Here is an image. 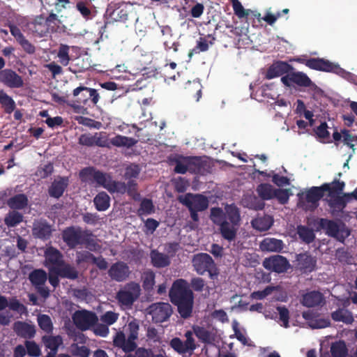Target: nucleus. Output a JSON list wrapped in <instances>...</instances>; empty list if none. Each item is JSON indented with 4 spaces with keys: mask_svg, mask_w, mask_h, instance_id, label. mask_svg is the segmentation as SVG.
Returning <instances> with one entry per match:
<instances>
[{
    "mask_svg": "<svg viewBox=\"0 0 357 357\" xmlns=\"http://www.w3.org/2000/svg\"><path fill=\"white\" fill-rule=\"evenodd\" d=\"M23 215L17 211H9L4 218V223L8 227H15L23 221Z\"/></svg>",
    "mask_w": 357,
    "mask_h": 357,
    "instance_id": "nucleus-42",
    "label": "nucleus"
},
{
    "mask_svg": "<svg viewBox=\"0 0 357 357\" xmlns=\"http://www.w3.org/2000/svg\"><path fill=\"white\" fill-rule=\"evenodd\" d=\"M209 217L218 227L222 238L229 242L236 239L241 221L240 210L236 205L227 204L224 210L220 207H212Z\"/></svg>",
    "mask_w": 357,
    "mask_h": 357,
    "instance_id": "nucleus-1",
    "label": "nucleus"
},
{
    "mask_svg": "<svg viewBox=\"0 0 357 357\" xmlns=\"http://www.w3.org/2000/svg\"><path fill=\"white\" fill-rule=\"evenodd\" d=\"M283 248V241L274 238H265L260 243L262 251L280 252Z\"/></svg>",
    "mask_w": 357,
    "mask_h": 357,
    "instance_id": "nucleus-29",
    "label": "nucleus"
},
{
    "mask_svg": "<svg viewBox=\"0 0 357 357\" xmlns=\"http://www.w3.org/2000/svg\"><path fill=\"white\" fill-rule=\"evenodd\" d=\"M331 352L333 357H346L348 349L344 341H339L332 344Z\"/></svg>",
    "mask_w": 357,
    "mask_h": 357,
    "instance_id": "nucleus-46",
    "label": "nucleus"
},
{
    "mask_svg": "<svg viewBox=\"0 0 357 357\" xmlns=\"http://www.w3.org/2000/svg\"><path fill=\"white\" fill-rule=\"evenodd\" d=\"M262 265L266 270L277 273H285L291 267L288 259L285 257L279 255L265 258Z\"/></svg>",
    "mask_w": 357,
    "mask_h": 357,
    "instance_id": "nucleus-12",
    "label": "nucleus"
},
{
    "mask_svg": "<svg viewBox=\"0 0 357 357\" xmlns=\"http://www.w3.org/2000/svg\"><path fill=\"white\" fill-rule=\"evenodd\" d=\"M108 275L112 280L118 282L126 281L130 275L128 265L124 261L114 263L108 270Z\"/></svg>",
    "mask_w": 357,
    "mask_h": 357,
    "instance_id": "nucleus-17",
    "label": "nucleus"
},
{
    "mask_svg": "<svg viewBox=\"0 0 357 357\" xmlns=\"http://www.w3.org/2000/svg\"><path fill=\"white\" fill-rule=\"evenodd\" d=\"M73 320L76 327L84 331L94 326L97 324L98 318L95 312L82 310H77L73 314Z\"/></svg>",
    "mask_w": 357,
    "mask_h": 357,
    "instance_id": "nucleus-7",
    "label": "nucleus"
},
{
    "mask_svg": "<svg viewBox=\"0 0 357 357\" xmlns=\"http://www.w3.org/2000/svg\"><path fill=\"white\" fill-rule=\"evenodd\" d=\"M28 278L42 297L46 298L50 296L49 289L45 287L47 280V275L45 270L42 268L34 269L29 274Z\"/></svg>",
    "mask_w": 357,
    "mask_h": 357,
    "instance_id": "nucleus-10",
    "label": "nucleus"
},
{
    "mask_svg": "<svg viewBox=\"0 0 357 357\" xmlns=\"http://www.w3.org/2000/svg\"><path fill=\"white\" fill-rule=\"evenodd\" d=\"M73 95L77 107L96 105L99 101L100 96L97 90L84 86L77 87L73 90Z\"/></svg>",
    "mask_w": 357,
    "mask_h": 357,
    "instance_id": "nucleus-5",
    "label": "nucleus"
},
{
    "mask_svg": "<svg viewBox=\"0 0 357 357\" xmlns=\"http://www.w3.org/2000/svg\"><path fill=\"white\" fill-rule=\"evenodd\" d=\"M42 342L50 351H58L59 346L63 343L60 335H45L42 337Z\"/></svg>",
    "mask_w": 357,
    "mask_h": 357,
    "instance_id": "nucleus-40",
    "label": "nucleus"
},
{
    "mask_svg": "<svg viewBox=\"0 0 357 357\" xmlns=\"http://www.w3.org/2000/svg\"><path fill=\"white\" fill-rule=\"evenodd\" d=\"M277 311L279 313L280 320L282 321L283 326L285 328L289 327V311L285 306L277 307Z\"/></svg>",
    "mask_w": 357,
    "mask_h": 357,
    "instance_id": "nucleus-63",
    "label": "nucleus"
},
{
    "mask_svg": "<svg viewBox=\"0 0 357 357\" xmlns=\"http://www.w3.org/2000/svg\"><path fill=\"white\" fill-rule=\"evenodd\" d=\"M169 296L171 302L177 307V311L182 318L188 319L192 316L195 297L185 280H176L169 289Z\"/></svg>",
    "mask_w": 357,
    "mask_h": 357,
    "instance_id": "nucleus-2",
    "label": "nucleus"
},
{
    "mask_svg": "<svg viewBox=\"0 0 357 357\" xmlns=\"http://www.w3.org/2000/svg\"><path fill=\"white\" fill-rule=\"evenodd\" d=\"M301 303L307 307H314L323 305L325 301L321 293L312 291L303 295Z\"/></svg>",
    "mask_w": 357,
    "mask_h": 357,
    "instance_id": "nucleus-23",
    "label": "nucleus"
},
{
    "mask_svg": "<svg viewBox=\"0 0 357 357\" xmlns=\"http://www.w3.org/2000/svg\"><path fill=\"white\" fill-rule=\"evenodd\" d=\"M94 258V255L87 250H81L76 252L75 262L77 265L83 263H92Z\"/></svg>",
    "mask_w": 357,
    "mask_h": 357,
    "instance_id": "nucleus-53",
    "label": "nucleus"
},
{
    "mask_svg": "<svg viewBox=\"0 0 357 357\" xmlns=\"http://www.w3.org/2000/svg\"><path fill=\"white\" fill-rule=\"evenodd\" d=\"M8 307L11 310L17 312L20 314H23L26 311V307L15 298H13L10 301H8Z\"/></svg>",
    "mask_w": 357,
    "mask_h": 357,
    "instance_id": "nucleus-62",
    "label": "nucleus"
},
{
    "mask_svg": "<svg viewBox=\"0 0 357 357\" xmlns=\"http://www.w3.org/2000/svg\"><path fill=\"white\" fill-rule=\"evenodd\" d=\"M140 172V169L137 165H131L126 168L125 178L132 180V178H137Z\"/></svg>",
    "mask_w": 357,
    "mask_h": 357,
    "instance_id": "nucleus-61",
    "label": "nucleus"
},
{
    "mask_svg": "<svg viewBox=\"0 0 357 357\" xmlns=\"http://www.w3.org/2000/svg\"><path fill=\"white\" fill-rule=\"evenodd\" d=\"M282 84L287 86L296 84L301 87L311 86L313 83L309 77L303 72H290V73L282 76L281 78Z\"/></svg>",
    "mask_w": 357,
    "mask_h": 357,
    "instance_id": "nucleus-16",
    "label": "nucleus"
},
{
    "mask_svg": "<svg viewBox=\"0 0 357 357\" xmlns=\"http://www.w3.org/2000/svg\"><path fill=\"white\" fill-rule=\"evenodd\" d=\"M209 48V45L204 38H199L197 41L196 46L188 53V57L191 59L194 54H199L201 52H206Z\"/></svg>",
    "mask_w": 357,
    "mask_h": 357,
    "instance_id": "nucleus-50",
    "label": "nucleus"
},
{
    "mask_svg": "<svg viewBox=\"0 0 357 357\" xmlns=\"http://www.w3.org/2000/svg\"><path fill=\"white\" fill-rule=\"evenodd\" d=\"M328 124L326 122H321V124L314 129L316 135L321 139H327L330 137V133L328 130Z\"/></svg>",
    "mask_w": 357,
    "mask_h": 357,
    "instance_id": "nucleus-59",
    "label": "nucleus"
},
{
    "mask_svg": "<svg viewBox=\"0 0 357 357\" xmlns=\"http://www.w3.org/2000/svg\"><path fill=\"white\" fill-rule=\"evenodd\" d=\"M93 146L110 148L109 139L105 132H96L93 135Z\"/></svg>",
    "mask_w": 357,
    "mask_h": 357,
    "instance_id": "nucleus-52",
    "label": "nucleus"
},
{
    "mask_svg": "<svg viewBox=\"0 0 357 357\" xmlns=\"http://www.w3.org/2000/svg\"><path fill=\"white\" fill-rule=\"evenodd\" d=\"M193 332L199 340L205 344H212L215 341L214 334L203 326H193Z\"/></svg>",
    "mask_w": 357,
    "mask_h": 357,
    "instance_id": "nucleus-34",
    "label": "nucleus"
},
{
    "mask_svg": "<svg viewBox=\"0 0 357 357\" xmlns=\"http://www.w3.org/2000/svg\"><path fill=\"white\" fill-rule=\"evenodd\" d=\"M294 70L291 65L286 61H277L273 63L267 69L265 77L267 79H271L275 77L282 76L284 74H289Z\"/></svg>",
    "mask_w": 357,
    "mask_h": 357,
    "instance_id": "nucleus-20",
    "label": "nucleus"
},
{
    "mask_svg": "<svg viewBox=\"0 0 357 357\" xmlns=\"http://www.w3.org/2000/svg\"><path fill=\"white\" fill-rule=\"evenodd\" d=\"M68 185V177H60L59 180H54L48 189L49 195L51 197L59 199L63 195Z\"/></svg>",
    "mask_w": 357,
    "mask_h": 357,
    "instance_id": "nucleus-24",
    "label": "nucleus"
},
{
    "mask_svg": "<svg viewBox=\"0 0 357 357\" xmlns=\"http://www.w3.org/2000/svg\"><path fill=\"white\" fill-rule=\"evenodd\" d=\"M275 189L269 183H261L256 189L259 197L263 200H270L273 199Z\"/></svg>",
    "mask_w": 357,
    "mask_h": 357,
    "instance_id": "nucleus-41",
    "label": "nucleus"
},
{
    "mask_svg": "<svg viewBox=\"0 0 357 357\" xmlns=\"http://www.w3.org/2000/svg\"><path fill=\"white\" fill-rule=\"evenodd\" d=\"M302 316L304 319L307 321L309 326L312 328H324L331 325L329 319L319 318L316 312L312 310L303 312Z\"/></svg>",
    "mask_w": 357,
    "mask_h": 357,
    "instance_id": "nucleus-22",
    "label": "nucleus"
},
{
    "mask_svg": "<svg viewBox=\"0 0 357 357\" xmlns=\"http://www.w3.org/2000/svg\"><path fill=\"white\" fill-rule=\"evenodd\" d=\"M7 205L13 211L22 210L28 205V199L24 194H17L7 200Z\"/></svg>",
    "mask_w": 357,
    "mask_h": 357,
    "instance_id": "nucleus-33",
    "label": "nucleus"
},
{
    "mask_svg": "<svg viewBox=\"0 0 357 357\" xmlns=\"http://www.w3.org/2000/svg\"><path fill=\"white\" fill-rule=\"evenodd\" d=\"M149 310L153 321L157 324L167 321L172 314V306L167 303H153L149 306Z\"/></svg>",
    "mask_w": 357,
    "mask_h": 357,
    "instance_id": "nucleus-14",
    "label": "nucleus"
},
{
    "mask_svg": "<svg viewBox=\"0 0 357 357\" xmlns=\"http://www.w3.org/2000/svg\"><path fill=\"white\" fill-rule=\"evenodd\" d=\"M93 203L98 211H105L110 206V197L105 192H100L94 197Z\"/></svg>",
    "mask_w": 357,
    "mask_h": 357,
    "instance_id": "nucleus-36",
    "label": "nucleus"
},
{
    "mask_svg": "<svg viewBox=\"0 0 357 357\" xmlns=\"http://www.w3.org/2000/svg\"><path fill=\"white\" fill-rule=\"evenodd\" d=\"M298 61L311 69L319 71L337 73L340 69L337 65L322 58H311L307 60L299 59Z\"/></svg>",
    "mask_w": 357,
    "mask_h": 357,
    "instance_id": "nucleus-15",
    "label": "nucleus"
},
{
    "mask_svg": "<svg viewBox=\"0 0 357 357\" xmlns=\"http://www.w3.org/2000/svg\"><path fill=\"white\" fill-rule=\"evenodd\" d=\"M47 27L45 17L42 15L36 16L30 24V29L31 31L40 37L45 36L48 33Z\"/></svg>",
    "mask_w": 357,
    "mask_h": 357,
    "instance_id": "nucleus-30",
    "label": "nucleus"
},
{
    "mask_svg": "<svg viewBox=\"0 0 357 357\" xmlns=\"http://www.w3.org/2000/svg\"><path fill=\"white\" fill-rule=\"evenodd\" d=\"M52 271H54L61 278H67L70 280H76L78 278L79 273L75 267L70 264L63 262L62 265L59 267H55Z\"/></svg>",
    "mask_w": 357,
    "mask_h": 357,
    "instance_id": "nucleus-26",
    "label": "nucleus"
},
{
    "mask_svg": "<svg viewBox=\"0 0 357 357\" xmlns=\"http://www.w3.org/2000/svg\"><path fill=\"white\" fill-rule=\"evenodd\" d=\"M13 330L18 336L26 339H31L36 334L34 326L20 321L14 324Z\"/></svg>",
    "mask_w": 357,
    "mask_h": 357,
    "instance_id": "nucleus-25",
    "label": "nucleus"
},
{
    "mask_svg": "<svg viewBox=\"0 0 357 357\" xmlns=\"http://www.w3.org/2000/svg\"><path fill=\"white\" fill-rule=\"evenodd\" d=\"M331 318L335 321H341L346 324H351L354 321L349 310L340 307L331 313Z\"/></svg>",
    "mask_w": 357,
    "mask_h": 357,
    "instance_id": "nucleus-35",
    "label": "nucleus"
},
{
    "mask_svg": "<svg viewBox=\"0 0 357 357\" xmlns=\"http://www.w3.org/2000/svg\"><path fill=\"white\" fill-rule=\"evenodd\" d=\"M178 200L188 209L203 211L208 206L207 197L200 194L187 193L184 197H180Z\"/></svg>",
    "mask_w": 357,
    "mask_h": 357,
    "instance_id": "nucleus-11",
    "label": "nucleus"
},
{
    "mask_svg": "<svg viewBox=\"0 0 357 357\" xmlns=\"http://www.w3.org/2000/svg\"><path fill=\"white\" fill-rule=\"evenodd\" d=\"M45 261L47 264L59 267L63 264L62 253L56 248L50 246L45 251Z\"/></svg>",
    "mask_w": 357,
    "mask_h": 357,
    "instance_id": "nucleus-27",
    "label": "nucleus"
},
{
    "mask_svg": "<svg viewBox=\"0 0 357 357\" xmlns=\"http://www.w3.org/2000/svg\"><path fill=\"white\" fill-rule=\"evenodd\" d=\"M79 177L82 181L91 180L96 182L98 185L103 187L110 193L124 194L127 190L126 183L114 181L109 174L96 170L93 167H86L82 169L79 172Z\"/></svg>",
    "mask_w": 357,
    "mask_h": 357,
    "instance_id": "nucleus-3",
    "label": "nucleus"
},
{
    "mask_svg": "<svg viewBox=\"0 0 357 357\" xmlns=\"http://www.w3.org/2000/svg\"><path fill=\"white\" fill-rule=\"evenodd\" d=\"M24 345L26 349V353L32 357H39L41 355V351L39 346L34 342L26 340Z\"/></svg>",
    "mask_w": 357,
    "mask_h": 357,
    "instance_id": "nucleus-57",
    "label": "nucleus"
},
{
    "mask_svg": "<svg viewBox=\"0 0 357 357\" xmlns=\"http://www.w3.org/2000/svg\"><path fill=\"white\" fill-rule=\"evenodd\" d=\"M127 185L126 192L135 201L139 200L140 194L137 191V183L134 180H129Z\"/></svg>",
    "mask_w": 357,
    "mask_h": 357,
    "instance_id": "nucleus-58",
    "label": "nucleus"
},
{
    "mask_svg": "<svg viewBox=\"0 0 357 357\" xmlns=\"http://www.w3.org/2000/svg\"><path fill=\"white\" fill-rule=\"evenodd\" d=\"M170 347L179 354H186L183 342L178 337H174L169 342Z\"/></svg>",
    "mask_w": 357,
    "mask_h": 357,
    "instance_id": "nucleus-60",
    "label": "nucleus"
},
{
    "mask_svg": "<svg viewBox=\"0 0 357 357\" xmlns=\"http://www.w3.org/2000/svg\"><path fill=\"white\" fill-rule=\"evenodd\" d=\"M31 231L35 238L47 241L51 238L53 229L46 220L40 219L33 222Z\"/></svg>",
    "mask_w": 357,
    "mask_h": 357,
    "instance_id": "nucleus-18",
    "label": "nucleus"
},
{
    "mask_svg": "<svg viewBox=\"0 0 357 357\" xmlns=\"http://www.w3.org/2000/svg\"><path fill=\"white\" fill-rule=\"evenodd\" d=\"M253 228L260 231L268 230L273 224V219L271 215H258L251 222Z\"/></svg>",
    "mask_w": 357,
    "mask_h": 357,
    "instance_id": "nucleus-31",
    "label": "nucleus"
},
{
    "mask_svg": "<svg viewBox=\"0 0 357 357\" xmlns=\"http://www.w3.org/2000/svg\"><path fill=\"white\" fill-rule=\"evenodd\" d=\"M85 232L86 229L79 226L68 227L61 233L62 239L70 248H75L82 245Z\"/></svg>",
    "mask_w": 357,
    "mask_h": 357,
    "instance_id": "nucleus-8",
    "label": "nucleus"
},
{
    "mask_svg": "<svg viewBox=\"0 0 357 357\" xmlns=\"http://www.w3.org/2000/svg\"><path fill=\"white\" fill-rule=\"evenodd\" d=\"M155 212V206L151 199L144 198L142 199L137 214L139 216L153 214Z\"/></svg>",
    "mask_w": 357,
    "mask_h": 357,
    "instance_id": "nucleus-45",
    "label": "nucleus"
},
{
    "mask_svg": "<svg viewBox=\"0 0 357 357\" xmlns=\"http://www.w3.org/2000/svg\"><path fill=\"white\" fill-rule=\"evenodd\" d=\"M319 226L320 229L325 230L328 236L335 238L340 241H344V238L349 235V231L340 229L339 225L334 220L320 218Z\"/></svg>",
    "mask_w": 357,
    "mask_h": 357,
    "instance_id": "nucleus-13",
    "label": "nucleus"
},
{
    "mask_svg": "<svg viewBox=\"0 0 357 357\" xmlns=\"http://www.w3.org/2000/svg\"><path fill=\"white\" fill-rule=\"evenodd\" d=\"M0 104L4 108L6 114H11L15 109L16 105L14 100L3 90L0 91Z\"/></svg>",
    "mask_w": 357,
    "mask_h": 357,
    "instance_id": "nucleus-43",
    "label": "nucleus"
},
{
    "mask_svg": "<svg viewBox=\"0 0 357 357\" xmlns=\"http://www.w3.org/2000/svg\"><path fill=\"white\" fill-rule=\"evenodd\" d=\"M54 171V167L52 163H47L38 169L36 175L42 178H45L50 176Z\"/></svg>",
    "mask_w": 357,
    "mask_h": 357,
    "instance_id": "nucleus-64",
    "label": "nucleus"
},
{
    "mask_svg": "<svg viewBox=\"0 0 357 357\" xmlns=\"http://www.w3.org/2000/svg\"><path fill=\"white\" fill-rule=\"evenodd\" d=\"M296 232L300 239L306 244L312 243L315 239V234L313 229L307 226L301 225H298Z\"/></svg>",
    "mask_w": 357,
    "mask_h": 357,
    "instance_id": "nucleus-37",
    "label": "nucleus"
},
{
    "mask_svg": "<svg viewBox=\"0 0 357 357\" xmlns=\"http://www.w3.org/2000/svg\"><path fill=\"white\" fill-rule=\"evenodd\" d=\"M192 266L199 275H204L208 273L211 278L214 273L213 270L215 267V262L212 257L207 253H199L192 259Z\"/></svg>",
    "mask_w": 357,
    "mask_h": 357,
    "instance_id": "nucleus-9",
    "label": "nucleus"
},
{
    "mask_svg": "<svg viewBox=\"0 0 357 357\" xmlns=\"http://www.w3.org/2000/svg\"><path fill=\"white\" fill-rule=\"evenodd\" d=\"M45 21L47 24L48 33H54L57 31L59 20L55 13H50L47 17L45 18Z\"/></svg>",
    "mask_w": 357,
    "mask_h": 357,
    "instance_id": "nucleus-56",
    "label": "nucleus"
},
{
    "mask_svg": "<svg viewBox=\"0 0 357 357\" xmlns=\"http://www.w3.org/2000/svg\"><path fill=\"white\" fill-rule=\"evenodd\" d=\"M155 273L151 270L145 271L142 274V287L145 291H149L155 285Z\"/></svg>",
    "mask_w": 357,
    "mask_h": 357,
    "instance_id": "nucleus-44",
    "label": "nucleus"
},
{
    "mask_svg": "<svg viewBox=\"0 0 357 357\" xmlns=\"http://www.w3.org/2000/svg\"><path fill=\"white\" fill-rule=\"evenodd\" d=\"M296 261L297 268L302 273H309L314 271L317 265V259L308 252L296 255Z\"/></svg>",
    "mask_w": 357,
    "mask_h": 357,
    "instance_id": "nucleus-19",
    "label": "nucleus"
},
{
    "mask_svg": "<svg viewBox=\"0 0 357 357\" xmlns=\"http://www.w3.org/2000/svg\"><path fill=\"white\" fill-rule=\"evenodd\" d=\"M291 195L289 189H275L273 198H276L280 204H285L288 202Z\"/></svg>",
    "mask_w": 357,
    "mask_h": 357,
    "instance_id": "nucleus-55",
    "label": "nucleus"
},
{
    "mask_svg": "<svg viewBox=\"0 0 357 357\" xmlns=\"http://www.w3.org/2000/svg\"><path fill=\"white\" fill-rule=\"evenodd\" d=\"M82 245H85L90 251H98L101 248V245L98 243V240L95 238L92 231L88 229H86Z\"/></svg>",
    "mask_w": 357,
    "mask_h": 357,
    "instance_id": "nucleus-39",
    "label": "nucleus"
},
{
    "mask_svg": "<svg viewBox=\"0 0 357 357\" xmlns=\"http://www.w3.org/2000/svg\"><path fill=\"white\" fill-rule=\"evenodd\" d=\"M109 16L114 21L126 22L128 20V12L126 8L119 6L109 13Z\"/></svg>",
    "mask_w": 357,
    "mask_h": 357,
    "instance_id": "nucleus-51",
    "label": "nucleus"
},
{
    "mask_svg": "<svg viewBox=\"0 0 357 357\" xmlns=\"http://www.w3.org/2000/svg\"><path fill=\"white\" fill-rule=\"evenodd\" d=\"M140 286L138 283L130 282L127 283L123 289L116 294L118 301L123 305L130 306L140 295Z\"/></svg>",
    "mask_w": 357,
    "mask_h": 357,
    "instance_id": "nucleus-6",
    "label": "nucleus"
},
{
    "mask_svg": "<svg viewBox=\"0 0 357 357\" xmlns=\"http://www.w3.org/2000/svg\"><path fill=\"white\" fill-rule=\"evenodd\" d=\"M137 143V140L132 137L116 135L115 137L109 139V146L116 147H126L130 149Z\"/></svg>",
    "mask_w": 357,
    "mask_h": 357,
    "instance_id": "nucleus-32",
    "label": "nucleus"
},
{
    "mask_svg": "<svg viewBox=\"0 0 357 357\" xmlns=\"http://www.w3.org/2000/svg\"><path fill=\"white\" fill-rule=\"evenodd\" d=\"M280 288V286H267L262 291L252 292L251 296L255 299L262 300L266 296L271 294L274 291L278 290Z\"/></svg>",
    "mask_w": 357,
    "mask_h": 357,
    "instance_id": "nucleus-54",
    "label": "nucleus"
},
{
    "mask_svg": "<svg viewBox=\"0 0 357 357\" xmlns=\"http://www.w3.org/2000/svg\"><path fill=\"white\" fill-rule=\"evenodd\" d=\"M0 82L10 88H20L24 84L22 77L8 68L0 71Z\"/></svg>",
    "mask_w": 357,
    "mask_h": 357,
    "instance_id": "nucleus-21",
    "label": "nucleus"
},
{
    "mask_svg": "<svg viewBox=\"0 0 357 357\" xmlns=\"http://www.w3.org/2000/svg\"><path fill=\"white\" fill-rule=\"evenodd\" d=\"M151 263L156 268H164L170 264L169 257L165 254L153 250L151 253Z\"/></svg>",
    "mask_w": 357,
    "mask_h": 357,
    "instance_id": "nucleus-38",
    "label": "nucleus"
},
{
    "mask_svg": "<svg viewBox=\"0 0 357 357\" xmlns=\"http://www.w3.org/2000/svg\"><path fill=\"white\" fill-rule=\"evenodd\" d=\"M323 188V192H328V196L330 197H335L341 194L344 188L345 183L344 181H340L337 178L330 183H326L321 185Z\"/></svg>",
    "mask_w": 357,
    "mask_h": 357,
    "instance_id": "nucleus-28",
    "label": "nucleus"
},
{
    "mask_svg": "<svg viewBox=\"0 0 357 357\" xmlns=\"http://www.w3.org/2000/svg\"><path fill=\"white\" fill-rule=\"evenodd\" d=\"M38 324L40 328L47 334L52 333L53 324L50 317L47 314H40L38 317Z\"/></svg>",
    "mask_w": 357,
    "mask_h": 357,
    "instance_id": "nucleus-49",
    "label": "nucleus"
},
{
    "mask_svg": "<svg viewBox=\"0 0 357 357\" xmlns=\"http://www.w3.org/2000/svg\"><path fill=\"white\" fill-rule=\"evenodd\" d=\"M69 50L70 47L68 45L60 44L57 52V57L60 63L63 66H68L70 61Z\"/></svg>",
    "mask_w": 357,
    "mask_h": 357,
    "instance_id": "nucleus-48",
    "label": "nucleus"
},
{
    "mask_svg": "<svg viewBox=\"0 0 357 357\" xmlns=\"http://www.w3.org/2000/svg\"><path fill=\"white\" fill-rule=\"evenodd\" d=\"M188 156L179 155L176 158L173 160L175 162L174 172L177 174H185L188 171V165L190 164Z\"/></svg>",
    "mask_w": 357,
    "mask_h": 357,
    "instance_id": "nucleus-47",
    "label": "nucleus"
},
{
    "mask_svg": "<svg viewBox=\"0 0 357 357\" xmlns=\"http://www.w3.org/2000/svg\"><path fill=\"white\" fill-rule=\"evenodd\" d=\"M323 188L314 186L305 194L298 195V206L303 210L314 211L319 206V201L324 197Z\"/></svg>",
    "mask_w": 357,
    "mask_h": 357,
    "instance_id": "nucleus-4",
    "label": "nucleus"
}]
</instances>
